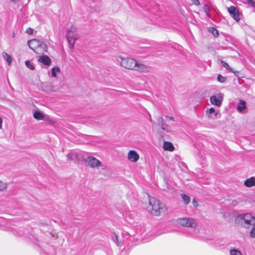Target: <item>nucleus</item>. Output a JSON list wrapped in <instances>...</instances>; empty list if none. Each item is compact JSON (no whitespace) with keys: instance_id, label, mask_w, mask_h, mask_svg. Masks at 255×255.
Instances as JSON below:
<instances>
[{"instance_id":"f257e3e1","label":"nucleus","mask_w":255,"mask_h":255,"mask_svg":"<svg viewBox=\"0 0 255 255\" xmlns=\"http://www.w3.org/2000/svg\"><path fill=\"white\" fill-rule=\"evenodd\" d=\"M117 61L122 67L140 73H149L150 67L140 61H137L130 57H123L120 56L116 57Z\"/></svg>"},{"instance_id":"f03ea898","label":"nucleus","mask_w":255,"mask_h":255,"mask_svg":"<svg viewBox=\"0 0 255 255\" xmlns=\"http://www.w3.org/2000/svg\"><path fill=\"white\" fill-rule=\"evenodd\" d=\"M149 204L147 207V210L154 216H159L161 213H165L167 209L165 205L155 198L148 196Z\"/></svg>"},{"instance_id":"7ed1b4c3","label":"nucleus","mask_w":255,"mask_h":255,"mask_svg":"<svg viewBox=\"0 0 255 255\" xmlns=\"http://www.w3.org/2000/svg\"><path fill=\"white\" fill-rule=\"evenodd\" d=\"M254 216L251 213L239 214L235 218V222L245 228H249L253 224Z\"/></svg>"},{"instance_id":"20e7f679","label":"nucleus","mask_w":255,"mask_h":255,"mask_svg":"<svg viewBox=\"0 0 255 255\" xmlns=\"http://www.w3.org/2000/svg\"><path fill=\"white\" fill-rule=\"evenodd\" d=\"M29 47L38 54L47 52V45L37 39H32L27 42Z\"/></svg>"},{"instance_id":"39448f33","label":"nucleus","mask_w":255,"mask_h":255,"mask_svg":"<svg viewBox=\"0 0 255 255\" xmlns=\"http://www.w3.org/2000/svg\"><path fill=\"white\" fill-rule=\"evenodd\" d=\"M66 35L69 47L70 49H73L76 40L79 38L77 28L73 26L71 27L68 30Z\"/></svg>"},{"instance_id":"423d86ee","label":"nucleus","mask_w":255,"mask_h":255,"mask_svg":"<svg viewBox=\"0 0 255 255\" xmlns=\"http://www.w3.org/2000/svg\"><path fill=\"white\" fill-rule=\"evenodd\" d=\"M177 223L180 225L186 227L195 228L197 226L195 220L192 218H180L177 220Z\"/></svg>"},{"instance_id":"0eeeda50","label":"nucleus","mask_w":255,"mask_h":255,"mask_svg":"<svg viewBox=\"0 0 255 255\" xmlns=\"http://www.w3.org/2000/svg\"><path fill=\"white\" fill-rule=\"evenodd\" d=\"M84 161L86 166H88L93 168L102 166L101 162L94 157L89 156L84 159Z\"/></svg>"},{"instance_id":"6e6552de","label":"nucleus","mask_w":255,"mask_h":255,"mask_svg":"<svg viewBox=\"0 0 255 255\" xmlns=\"http://www.w3.org/2000/svg\"><path fill=\"white\" fill-rule=\"evenodd\" d=\"M223 100V94L219 93L217 95H213L210 97V102L212 105L220 107Z\"/></svg>"},{"instance_id":"1a4fd4ad","label":"nucleus","mask_w":255,"mask_h":255,"mask_svg":"<svg viewBox=\"0 0 255 255\" xmlns=\"http://www.w3.org/2000/svg\"><path fill=\"white\" fill-rule=\"evenodd\" d=\"M228 10L231 16L235 19L238 20L240 19L239 11L235 6H231L228 8Z\"/></svg>"},{"instance_id":"9d476101","label":"nucleus","mask_w":255,"mask_h":255,"mask_svg":"<svg viewBox=\"0 0 255 255\" xmlns=\"http://www.w3.org/2000/svg\"><path fill=\"white\" fill-rule=\"evenodd\" d=\"M139 155L135 150H130L128 153V159L133 162H136L139 159Z\"/></svg>"},{"instance_id":"9b49d317","label":"nucleus","mask_w":255,"mask_h":255,"mask_svg":"<svg viewBox=\"0 0 255 255\" xmlns=\"http://www.w3.org/2000/svg\"><path fill=\"white\" fill-rule=\"evenodd\" d=\"M38 61L39 62L42 63L47 66H50L51 64V60L50 58L46 55L40 56Z\"/></svg>"},{"instance_id":"f8f14e48","label":"nucleus","mask_w":255,"mask_h":255,"mask_svg":"<svg viewBox=\"0 0 255 255\" xmlns=\"http://www.w3.org/2000/svg\"><path fill=\"white\" fill-rule=\"evenodd\" d=\"M244 185L247 187L255 186V177H251L244 181Z\"/></svg>"},{"instance_id":"ddd939ff","label":"nucleus","mask_w":255,"mask_h":255,"mask_svg":"<svg viewBox=\"0 0 255 255\" xmlns=\"http://www.w3.org/2000/svg\"><path fill=\"white\" fill-rule=\"evenodd\" d=\"M67 157L70 161H76L79 159V155L75 152H71L67 154Z\"/></svg>"},{"instance_id":"4468645a","label":"nucleus","mask_w":255,"mask_h":255,"mask_svg":"<svg viewBox=\"0 0 255 255\" xmlns=\"http://www.w3.org/2000/svg\"><path fill=\"white\" fill-rule=\"evenodd\" d=\"M163 149L165 150H168L170 151H172L174 150V147L173 144L168 141H164L163 143Z\"/></svg>"},{"instance_id":"2eb2a0df","label":"nucleus","mask_w":255,"mask_h":255,"mask_svg":"<svg viewBox=\"0 0 255 255\" xmlns=\"http://www.w3.org/2000/svg\"><path fill=\"white\" fill-rule=\"evenodd\" d=\"M42 90L46 92L52 91V86L50 83H43L41 84Z\"/></svg>"},{"instance_id":"dca6fc26","label":"nucleus","mask_w":255,"mask_h":255,"mask_svg":"<svg viewBox=\"0 0 255 255\" xmlns=\"http://www.w3.org/2000/svg\"><path fill=\"white\" fill-rule=\"evenodd\" d=\"M246 109V103L244 100H240L238 103L237 110L239 112H242L244 110Z\"/></svg>"},{"instance_id":"f3484780","label":"nucleus","mask_w":255,"mask_h":255,"mask_svg":"<svg viewBox=\"0 0 255 255\" xmlns=\"http://www.w3.org/2000/svg\"><path fill=\"white\" fill-rule=\"evenodd\" d=\"M207 113L209 118H214L217 116L218 113L215 111L214 108H211L207 111Z\"/></svg>"},{"instance_id":"a211bd4d","label":"nucleus","mask_w":255,"mask_h":255,"mask_svg":"<svg viewBox=\"0 0 255 255\" xmlns=\"http://www.w3.org/2000/svg\"><path fill=\"white\" fill-rule=\"evenodd\" d=\"M33 117L37 120H42L44 119V115L39 111H36L33 114Z\"/></svg>"},{"instance_id":"6ab92c4d","label":"nucleus","mask_w":255,"mask_h":255,"mask_svg":"<svg viewBox=\"0 0 255 255\" xmlns=\"http://www.w3.org/2000/svg\"><path fill=\"white\" fill-rule=\"evenodd\" d=\"M2 56H3V58L6 61L7 64L9 65H10L11 63V61H12L11 56L5 52H3L2 53Z\"/></svg>"},{"instance_id":"aec40b11","label":"nucleus","mask_w":255,"mask_h":255,"mask_svg":"<svg viewBox=\"0 0 255 255\" xmlns=\"http://www.w3.org/2000/svg\"><path fill=\"white\" fill-rule=\"evenodd\" d=\"M221 63H222V65H223V66H224L226 69H228V70H230L231 72H233V73H235V74H236V73H238V71H236V72H235V71H234V70L233 68H231V67L229 66V64H228L227 63H226V62H225L223 61V60H221Z\"/></svg>"},{"instance_id":"412c9836","label":"nucleus","mask_w":255,"mask_h":255,"mask_svg":"<svg viewBox=\"0 0 255 255\" xmlns=\"http://www.w3.org/2000/svg\"><path fill=\"white\" fill-rule=\"evenodd\" d=\"M181 197L183 200L184 203L185 205L188 204L190 202V198L189 196L185 194H182L181 195Z\"/></svg>"},{"instance_id":"4be33fe9","label":"nucleus","mask_w":255,"mask_h":255,"mask_svg":"<svg viewBox=\"0 0 255 255\" xmlns=\"http://www.w3.org/2000/svg\"><path fill=\"white\" fill-rule=\"evenodd\" d=\"M60 72V69L59 67H54L51 69V74L52 77H56V73H59Z\"/></svg>"},{"instance_id":"5701e85b","label":"nucleus","mask_w":255,"mask_h":255,"mask_svg":"<svg viewBox=\"0 0 255 255\" xmlns=\"http://www.w3.org/2000/svg\"><path fill=\"white\" fill-rule=\"evenodd\" d=\"M7 183L0 180V191H3L7 188Z\"/></svg>"},{"instance_id":"b1692460","label":"nucleus","mask_w":255,"mask_h":255,"mask_svg":"<svg viewBox=\"0 0 255 255\" xmlns=\"http://www.w3.org/2000/svg\"><path fill=\"white\" fill-rule=\"evenodd\" d=\"M230 255H243L242 253L237 249H232L230 251Z\"/></svg>"},{"instance_id":"393cba45","label":"nucleus","mask_w":255,"mask_h":255,"mask_svg":"<svg viewBox=\"0 0 255 255\" xmlns=\"http://www.w3.org/2000/svg\"><path fill=\"white\" fill-rule=\"evenodd\" d=\"M112 240L116 244V245L119 246L120 245V242H119L118 236L115 233H114L112 235Z\"/></svg>"},{"instance_id":"a878e982","label":"nucleus","mask_w":255,"mask_h":255,"mask_svg":"<svg viewBox=\"0 0 255 255\" xmlns=\"http://www.w3.org/2000/svg\"><path fill=\"white\" fill-rule=\"evenodd\" d=\"M158 124L159 126L163 127L164 125L166 124L163 117L161 116L159 117L157 120Z\"/></svg>"},{"instance_id":"bb28decb","label":"nucleus","mask_w":255,"mask_h":255,"mask_svg":"<svg viewBox=\"0 0 255 255\" xmlns=\"http://www.w3.org/2000/svg\"><path fill=\"white\" fill-rule=\"evenodd\" d=\"M161 129L167 132H170L171 131V128L167 124H165L163 127H162Z\"/></svg>"},{"instance_id":"cd10ccee","label":"nucleus","mask_w":255,"mask_h":255,"mask_svg":"<svg viewBox=\"0 0 255 255\" xmlns=\"http://www.w3.org/2000/svg\"><path fill=\"white\" fill-rule=\"evenodd\" d=\"M25 65L31 70H34V66L31 64L29 60H26L25 62Z\"/></svg>"},{"instance_id":"c85d7f7f","label":"nucleus","mask_w":255,"mask_h":255,"mask_svg":"<svg viewBox=\"0 0 255 255\" xmlns=\"http://www.w3.org/2000/svg\"><path fill=\"white\" fill-rule=\"evenodd\" d=\"M217 80L219 82L224 83L226 80V78L219 74L218 76Z\"/></svg>"},{"instance_id":"c756f323","label":"nucleus","mask_w":255,"mask_h":255,"mask_svg":"<svg viewBox=\"0 0 255 255\" xmlns=\"http://www.w3.org/2000/svg\"><path fill=\"white\" fill-rule=\"evenodd\" d=\"M209 31L213 33V34L214 35V36L217 37L218 36V34H219L218 31L215 28L211 27L209 29Z\"/></svg>"},{"instance_id":"7c9ffc66","label":"nucleus","mask_w":255,"mask_h":255,"mask_svg":"<svg viewBox=\"0 0 255 255\" xmlns=\"http://www.w3.org/2000/svg\"><path fill=\"white\" fill-rule=\"evenodd\" d=\"M253 227L250 232V236L252 238H255V225H252Z\"/></svg>"},{"instance_id":"2f4dec72","label":"nucleus","mask_w":255,"mask_h":255,"mask_svg":"<svg viewBox=\"0 0 255 255\" xmlns=\"http://www.w3.org/2000/svg\"><path fill=\"white\" fill-rule=\"evenodd\" d=\"M33 30L31 28H28L26 30V33L28 34H32L33 33Z\"/></svg>"},{"instance_id":"473e14b6","label":"nucleus","mask_w":255,"mask_h":255,"mask_svg":"<svg viewBox=\"0 0 255 255\" xmlns=\"http://www.w3.org/2000/svg\"><path fill=\"white\" fill-rule=\"evenodd\" d=\"M192 204L193 205V206L195 207H196L198 206V202L195 199H194L192 201Z\"/></svg>"},{"instance_id":"72a5a7b5","label":"nucleus","mask_w":255,"mask_h":255,"mask_svg":"<svg viewBox=\"0 0 255 255\" xmlns=\"http://www.w3.org/2000/svg\"><path fill=\"white\" fill-rule=\"evenodd\" d=\"M248 1V3L249 4L251 5L252 6H254L255 2L253 0H246Z\"/></svg>"},{"instance_id":"f704fd0d","label":"nucleus","mask_w":255,"mask_h":255,"mask_svg":"<svg viewBox=\"0 0 255 255\" xmlns=\"http://www.w3.org/2000/svg\"><path fill=\"white\" fill-rule=\"evenodd\" d=\"M193 3L196 5H198L200 4V2L199 0H191Z\"/></svg>"},{"instance_id":"c9c22d12","label":"nucleus","mask_w":255,"mask_h":255,"mask_svg":"<svg viewBox=\"0 0 255 255\" xmlns=\"http://www.w3.org/2000/svg\"><path fill=\"white\" fill-rule=\"evenodd\" d=\"M166 119L167 120L174 121V118L172 117L166 116Z\"/></svg>"},{"instance_id":"e433bc0d","label":"nucleus","mask_w":255,"mask_h":255,"mask_svg":"<svg viewBox=\"0 0 255 255\" xmlns=\"http://www.w3.org/2000/svg\"><path fill=\"white\" fill-rule=\"evenodd\" d=\"M2 119L1 118H0V129L1 128H2Z\"/></svg>"},{"instance_id":"4c0bfd02","label":"nucleus","mask_w":255,"mask_h":255,"mask_svg":"<svg viewBox=\"0 0 255 255\" xmlns=\"http://www.w3.org/2000/svg\"><path fill=\"white\" fill-rule=\"evenodd\" d=\"M18 0H10V1L13 3H16Z\"/></svg>"},{"instance_id":"58836bf2","label":"nucleus","mask_w":255,"mask_h":255,"mask_svg":"<svg viewBox=\"0 0 255 255\" xmlns=\"http://www.w3.org/2000/svg\"><path fill=\"white\" fill-rule=\"evenodd\" d=\"M254 221H253V224L252 225H255V217L254 216Z\"/></svg>"},{"instance_id":"ea45409f","label":"nucleus","mask_w":255,"mask_h":255,"mask_svg":"<svg viewBox=\"0 0 255 255\" xmlns=\"http://www.w3.org/2000/svg\"><path fill=\"white\" fill-rule=\"evenodd\" d=\"M102 169H106V167L105 166H103V167L102 168Z\"/></svg>"}]
</instances>
